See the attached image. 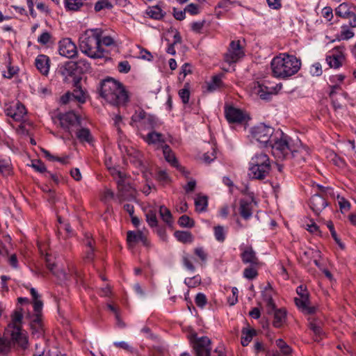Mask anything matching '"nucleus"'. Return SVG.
I'll return each instance as SVG.
<instances>
[{
  "instance_id": "f257e3e1",
  "label": "nucleus",
  "mask_w": 356,
  "mask_h": 356,
  "mask_svg": "<svg viewBox=\"0 0 356 356\" xmlns=\"http://www.w3.org/2000/svg\"><path fill=\"white\" fill-rule=\"evenodd\" d=\"M11 317V322L6 330L5 335L0 337V353H8L10 348L11 341L8 337L11 338L13 343H17L23 349L28 347V337L25 333L21 331V323L23 318L22 309L15 310Z\"/></svg>"
},
{
  "instance_id": "f03ea898",
  "label": "nucleus",
  "mask_w": 356,
  "mask_h": 356,
  "mask_svg": "<svg viewBox=\"0 0 356 356\" xmlns=\"http://www.w3.org/2000/svg\"><path fill=\"white\" fill-rule=\"evenodd\" d=\"M102 31L99 29H88L79 36V46L83 54L91 58L104 56L105 50L101 45Z\"/></svg>"
},
{
  "instance_id": "7ed1b4c3",
  "label": "nucleus",
  "mask_w": 356,
  "mask_h": 356,
  "mask_svg": "<svg viewBox=\"0 0 356 356\" xmlns=\"http://www.w3.org/2000/svg\"><path fill=\"white\" fill-rule=\"evenodd\" d=\"M270 65L275 77L286 79L296 74L300 70L301 61L293 55L283 53L274 57Z\"/></svg>"
},
{
  "instance_id": "20e7f679",
  "label": "nucleus",
  "mask_w": 356,
  "mask_h": 356,
  "mask_svg": "<svg viewBox=\"0 0 356 356\" xmlns=\"http://www.w3.org/2000/svg\"><path fill=\"white\" fill-rule=\"evenodd\" d=\"M100 95L114 106L124 105L128 100V95L123 86L112 78H107L102 82Z\"/></svg>"
},
{
  "instance_id": "39448f33",
  "label": "nucleus",
  "mask_w": 356,
  "mask_h": 356,
  "mask_svg": "<svg viewBox=\"0 0 356 356\" xmlns=\"http://www.w3.org/2000/svg\"><path fill=\"white\" fill-rule=\"evenodd\" d=\"M293 142L282 131L277 130L274 138H272L267 147H270L272 154L275 158L283 160L290 158Z\"/></svg>"
},
{
  "instance_id": "423d86ee",
  "label": "nucleus",
  "mask_w": 356,
  "mask_h": 356,
  "mask_svg": "<svg viewBox=\"0 0 356 356\" xmlns=\"http://www.w3.org/2000/svg\"><path fill=\"white\" fill-rule=\"evenodd\" d=\"M270 163L266 154H256L250 162L248 175L252 179H264L269 174Z\"/></svg>"
},
{
  "instance_id": "0eeeda50",
  "label": "nucleus",
  "mask_w": 356,
  "mask_h": 356,
  "mask_svg": "<svg viewBox=\"0 0 356 356\" xmlns=\"http://www.w3.org/2000/svg\"><path fill=\"white\" fill-rule=\"evenodd\" d=\"M275 132L272 127L261 123L252 128L251 136L258 143L267 147L272 138H274Z\"/></svg>"
},
{
  "instance_id": "6e6552de",
  "label": "nucleus",
  "mask_w": 356,
  "mask_h": 356,
  "mask_svg": "<svg viewBox=\"0 0 356 356\" xmlns=\"http://www.w3.org/2000/svg\"><path fill=\"white\" fill-rule=\"evenodd\" d=\"M60 127L64 129L71 137L73 132L84 122V120L74 112L63 114L59 118Z\"/></svg>"
},
{
  "instance_id": "1a4fd4ad",
  "label": "nucleus",
  "mask_w": 356,
  "mask_h": 356,
  "mask_svg": "<svg viewBox=\"0 0 356 356\" xmlns=\"http://www.w3.org/2000/svg\"><path fill=\"white\" fill-rule=\"evenodd\" d=\"M30 293L33 299L34 312L37 316L36 318L34 320L33 323L31 324V329L33 330L32 333L33 334H37V337H39L42 333V327L38 316L42 309L43 303L40 300V294L38 293L35 289L31 288Z\"/></svg>"
},
{
  "instance_id": "9d476101",
  "label": "nucleus",
  "mask_w": 356,
  "mask_h": 356,
  "mask_svg": "<svg viewBox=\"0 0 356 356\" xmlns=\"http://www.w3.org/2000/svg\"><path fill=\"white\" fill-rule=\"evenodd\" d=\"M117 185V200L119 203L134 202L136 200V191L127 181V179L118 180Z\"/></svg>"
},
{
  "instance_id": "9b49d317",
  "label": "nucleus",
  "mask_w": 356,
  "mask_h": 356,
  "mask_svg": "<svg viewBox=\"0 0 356 356\" xmlns=\"http://www.w3.org/2000/svg\"><path fill=\"white\" fill-rule=\"evenodd\" d=\"M224 112L225 118L229 124H242L248 119L245 111L231 105H226Z\"/></svg>"
},
{
  "instance_id": "f8f14e48",
  "label": "nucleus",
  "mask_w": 356,
  "mask_h": 356,
  "mask_svg": "<svg viewBox=\"0 0 356 356\" xmlns=\"http://www.w3.org/2000/svg\"><path fill=\"white\" fill-rule=\"evenodd\" d=\"M290 158L294 159L299 163L306 162L310 158L309 149L300 140L294 141L293 142Z\"/></svg>"
},
{
  "instance_id": "ddd939ff",
  "label": "nucleus",
  "mask_w": 356,
  "mask_h": 356,
  "mask_svg": "<svg viewBox=\"0 0 356 356\" xmlns=\"http://www.w3.org/2000/svg\"><path fill=\"white\" fill-rule=\"evenodd\" d=\"M6 115L15 121H21L26 114L24 106L19 102L6 104L4 106Z\"/></svg>"
},
{
  "instance_id": "4468645a",
  "label": "nucleus",
  "mask_w": 356,
  "mask_h": 356,
  "mask_svg": "<svg viewBox=\"0 0 356 356\" xmlns=\"http://www.w3.org/2000/svg\"><path fill=\"white\" fill-rule=\"evenodd\" d=\"M244 56V51L239 41H232L227 52L225 55V60L228 63H236Z\"/></svg>"
},
{
  "instance_id": "2eb2a0df",
  "label": "nucleus",
  "mask_w": 356,
  "mask_h": 356,
  "mask_svg": "<svg viewBox=\"0 0 356 356\" xmlns=\"http://www.w3.org/2000/svg\"><path fill=\"white\" fill-rule=\"evenodd\" d=\"M193 343L196 356H210L211 350V340L207 337L195 338Z\"/></svg>"
},
{
  "instance_id": "dca6fc26",
  "label": "nucleus",
  "mask_w": 356,
  "mask_h": 356,
  "mask_svg": "<svg viewBox=\"0 0 356 356\" xmlns=\"http://www.w3.org/2000/svg\"><path fill=\"white\" fill-rule=\"evenodd\" d=\"M59 54L69 58L74 57L77 54L76 44L70 38H64L59 42Z\"/></svg>"
},
{
  "instance_id": "f3484780",
  "label": "nucleus",
  "mask_w": 356,
  "mask_h": 356,
  "mask_svg": "<svg viewBox=\"0 0 356 356\" xmlns=\"http://www.w3.org/2000/svg\"><path fill=\"white\" fill-rule=\"evenodd\" d=\"M344 56L341 48L337 47L330 51L326 56V61L330 67L338 68L343 61Z\"/></svg>"
},
{
  "instance_id": "a211bd4d",
  "label": "nucleus",
  "mask_w": 356,
  "mask_h": 356,
  "mask_svg": "<svg viewBox=\"0 0 356 356\" xmlns=\"http://www.w3.org/2000/svg\"><path fill=\"white\" fill-rule=\"evenodd\" d=\"M73 133L81 143L92 144L94 141V137L90 130L85 126V121Z\"/></svg>"
},
{
  "instance_id": "6ab92c4d",
  "label": "nucleus",
  "mask_w": 356,
  "mask_h": 356,
  "mask_svg": "<svg viewBox=\"0 0 356 356\" xmlns=\"http://www.w3.org/2000/svg\"><path fill=\"white\" fill-rule=\"evenodd\" d=\"M255 204L252 197H248L241 200L240 214L244 219L247 220L252 216V210Z\"/></svg>"
},
{
  "instance_id": "aec40b11",
  "label": "nucleus",
  "mask_w": 356,
  "mask_h": 356,
  "mask_svg": "<svg viewBox=\"0 0 356 356\" xmlns=\"http://www.w3.org/2000/svg\"><path fill=\"white\" fill-rule=\"evenodd\" d=\"M44 260L48 269L60 281L65 282L68 280V275L63 270H55L56 265L53 261V257L49 253L44 254Z\"/></svg>"
},
{
  "instance_id": "412c9836",
  "label": "nucleus",
  "mask_w": 356,
  "mask_h": 356,
  "mask_svg": "<svg viewBox=\"0 0 356 356\" xmlns=\"http://www.w3.org/2000/svg\"><path fill=\"white\" fill-rule=\"evenodd\" d=\"M252 91L262 99H268L273 92V88H268L259 82L252 83Z\"/></svg>"
},
{
  "instance_id": "4be33fe9",
  "label": "nucleus",
  "mask_w": 356,
  "mask_h": 356,
  "mask_svg": "<svg viewBox=\"0 0 356 356\" xmlns=\"http://www.w3.org/2000/svg\"><path fill=\"white\" fill-rule=\"evenodd\" d=\"M242 252L241 257L244 264H250V266H257L259 260L256 256L255 252L251 247H245L241 249Z\"/></svg>"
},
{
  "instance_id": "5701e85b",
  "label": "nucleus",
  "mask_w": 356,
  "mask_h": 356,
  "mask_svg": "<svg viewBox=\"0 0 356 356\" xmlns=\"http://www.w3.org/2000/svg\"><path fill=\"white\" fill-rule=\"evenodd\" d=\"M327 205V201L319 195H314L310 200V208L316 215H318Z\"/></svg>"
},
{
  "instance_id": "b1692460",
  "label": "nucleus",
  "mask_w": 356,
  "mask_h": 356,
  "mask_svg": "<svg viewBox=\"0 0 356 356\" xmlns=\"http://www.w3.org/2000/svg\"><path fill=\"white\" fill-rule=\"evenodd\" d=\"M149 145H153L157 147H163L165 145L164 136L156 131H151L147 136L143 137Z\"/></svg>"
},
{
  "instance_id": "393cba45",
  "label": "nucleus",
  "mask_w": 356,
  "mask_h": 356,
  "mask_svg": "<svg viewBox=\"0 0 356 356\" xmlns=\"http://www.w3.org/2000/svg\"><path fill=\"white\" fill-rule=\"evenodd\" d=\"M119 147L121 149L122 152H124L127 154V159H129L130 162L137 165H140L142 164L141 161V153L138 152V150L131 147L129 148L128 147L124 146V149H122V145L119 144Z\"/></svg>"
},
{
  "instance_id": "a878e982",
  "label": "nucleus",
  "mask_w": 356,
  "mask_h": 356,
  "mask_svg": "<svg viewBox=\"0 0 356 356\" xmlns=\"http://www.w3.org/2000/svg\"><path fill=\"white\" fill-rule=\"evenodd\" d=\"M119 147L121 149L122 152H124L127 154V159H129L130 162L137 165H140L142 164L141 161V153L138 152V150L131 147L129 148L128 147L124 146V149H122V145L119 144Z\"/></svg>"
},
{
  "instance_id": "bb28decb",
  "label": "nucleus",
  "mask_w": 356,
  "mask_h": 356,
  "mask_svg": "<svg viewBox=\"0 0 356 356\" xmlns=\"http://www.w3.org/2000/svg\"><path fill=\"white\" fill-rule=\"evenodd\" d=\"M119 147L121 149L122 152H124L127 154V159H129L130 162L137 165H140L142 164L141 161V153L138 152V150L131 147L129 148L128 147L124 146V149H122V145L119 144Z\"/></svg>"
},
{
  "instance_id": "cd10ccee",
  "label": "nucleus",
  "mask_w": 356,
  "mask_h": 356,
  "mask_svg": "<svg viewBox=\"0 0 356 356\" xmlns=\"http://www.w3.org/2000/svg\"><path fill=\"white\" fill-rule=\"evenodd\" d=\"M49 62L50 60L47 56L40 54L36 57L35 65L41 74L47 75L49 71Z\"/></svg>"
},
{
  "instance_id": "c85d7f7f",
  "label": "nucleus",
  "mask_w": 356,
  "mask_h": 356,
  "mask_svg": "<svg viewBox=\"0 0 356 356\" xmlns=\"http://www.w3.org/2000/svg\"><path fill=\"white\" fill-rule=\"evenodd\" d=\"M294 301L297 307L302 309V312L308 314L314 312V308L309 305L310 302L309 300V296L296 297L295 298Z\"/></svg>"
},
{
  "instance_id": "c756f323",
  "label": "nucleus",
  "mask_w": 356,
  "mask_h": 356,
  "mask_svg": "<svg viewBox=\"0 0 356 356\" xmlns=\"http://www.w3.org/2000/svg\"><path fill=\"white\" fill-rule=\"evenodd\" d=\"M270 314H273V326L277 328L282 327L286 322V312L282 309H275Z\"/></svg>"
},
{
  "instance_id": "7c9ffc66",
  "label": "nucleus",
  "mask_w": 356,
  "mask_h": 356,
  "mask_svg": "<svg viewBox=\"0 0 356 356\" xmlns=\"http://www.w3.org/2000/svg\"><path fill=\"white\" fill-rule=\"evenodd\" d=\"M127 243L129 245H131V243H136L139 241L143 242L145 245L147 244V240L145 236V235L143 234L142 232L138 231V232H133L129 231L127 232Z\"/></svg>"
},
{
  "instance_id": "2f4dec72",
  "label": "nucleus",
  "mask_w": 356,
  "mask_h": 356,
  "mask_svg": "<svg viewBox=\"0 0 356 356\" xmlns=\"http://www.w3.org/2000/svg\"><path fill=\"white\" fill-rule=\"evenodd\" d=\"M273 291L271 289H266L262 292L263 300L266 304L267 312L268 314L273 312L275 308V305L273 300Z\"/></svg>"
},
{
  "instance_id": "473e14b6",
  "label": "nucleus",
  "mask_w": 356,
  "mask_h": 356,
  "mask_svg": "<svg viewBox=\"0 0 356 356\" xmlns=\"http://www.w3.org/2000/svg\"><path fill=\"white\" fill-rule=\"evenodd\" d=\"M163 154L164 158L167 162H168L171 165L175 168L179 167L178 161L172 152V149L167 145H165L163 147Z\"/></svg>"
},
{
  "instance_id": "72a5a7b5",
  "label": "nucleus",
  "mask_w": 356,
  "mask_h": 356,
  "mask_svg": "<svg viewBox=\"0 0 356 356\" xmlns=\"http://www.w3.org/2000/svg\"><path fill=\"white\" fill-rule=\"evenodd\" d=\"M0 173L4 177L13 174V165L10 159L0 158Z\"/></svg>"
},
{
  "instance_id": "f704fd0d",
  "label": "nucleus",
  "mask_w": 356,
  "mask_h": 356,
  "mask_svg": "<svg viewBox=\"0 0 356 356\" xmlns=\"http://www.w3.org/2000/svg\"><path fill=\"white\" fill-rule=\"evenodd\" d=\"M353 13L352 8L346 3H342L335 8V14L343 18H348Z\"/></svg>"
},
{
  "instance_id": "c9c22d12",
  "label": "nucleus",
  "mask_w": 356,
  "mask_h": 356,
  "mask_svg": "<svg viewBox=\"0 0 356 356\" xmlns=\"http://www.w3.org/2000/svg\"><path fill=\"white\" fill-rule=\"evenodd\" d=\"M79 81H76L74 84V89L71 94L72 95V97L74 100H76L77 102L80 103H83L86 101V92L81 89V86L79 85Z\"/></svg>"
},
{
  "instance_id": "e433bc0d",
  "label": "nucleus",
  "mask_w": 356,
  "mask_h": 356,
  "mask_svg": "<svg viewBox=\"0 0 356 356\" xmlns=\"http://www.w3.org/2000/svg\"><path fill=\"white\" fill-rule=\"evenodd\" d=\"M222 83L220 76H215L207 83V91L213 92L222 87Z\"/></svg>"
},
{
  "instance_id": "4c0bfd02",
  "label": "nucleus",
  "mask_w": 356,
  "mask_h": 356,
  "mask_svg": "<svg viewBox=\"0 0 356 356\" xmlns=\"http://www.w3.org/2000/svg\"><path fill=\"white\" fill-rule=\"evenodd\" d=\"M147 113L142 110L137 111L131 117V124L139 123L140 126L145 125V118Z\"/></svg>"
},
{
  "instance_id": "58836bf2",
  "label": "nucleus",
  "mask_w": 356,
  "mask_h": 356,
  "mask_svg": "<svg viewBox=\"0 0 356 356\" xmlns=\"http://www.w3.org/2000/svg\"><path fill=\"white\" fill-rule=\"evenodd\" d=\"M76 70V63L73 61L67 62L63 67L61 72L65 76H72Z\"/></svg>"
},
{
  "instance_id": "ea45409f",
  "label": "nucleus",
  "mask_w": 356,
  "mask_h": 356,
  "mask_svg": "<svg viewBox=\"0 0 356 356\" xmlns=\"http://www.w3.org/2000/svg\"><path fill=\"white\" fill-rule=\"evenodd\" d=\"M159 214L161 219L168 225H171L172 222V217L170 211L165 206L159 207Z\"/></svg>"
},
{
  "instance_id": "a19ab883",
  "label": "nucleus",
  "mask_w": 356,
  "mask_h": 356,
  "mask_svg": "<svg viewBox=\"0 0 356 356\" xmlns=\"http://www.w3.org/2000/svg\"><path fill=\"white\" fill-rule=\"evenodd\" d=\"M214 236L216 241L218 242H223L226 238L227 232L224 227L218 225L213 228Z\"/></svg>"
},
{
  "instance_id": "79ce46f5",
  "label": "nucleus",
  "mask_w": 356,
  "mask_h": 356,
  "mask_svg": "<svg viewBox=\"0 0 356 356\" xmlns=\"http://www.w3.org/2000/svg\"><path fill=\"white\" fill-rule=\"evenodd\" d=\"M147 14L154 19H160L163 16V11L159 6L149 7L147 10Z\"/></svg>"
},
{
  "instance_id": "37998d69",
  "label": "nucleus",
  "mask_w": 356,
  "mask_h": 356,
  "mask_svg": "<svg viewBox=\"0 0 356 356\" xmlns=\"http://www.w3.org/2000/svg\"><path fill=\"white\" fill-rule=\"evenodd\" d=\"M65 7L69 10H77L83 5L81 0H65Z\"/></svg>"
},
{
  "instance_id": "c03bdc74",
  "label": "nucleus",
  "mask_w": 356,
  "mask_h": 356,
  "mask_svg": "<svg viewBox=\"0 0 356 356\" xmlns=\"http://www.w3.org/2000/svg\"><path fill=\"white\" fill-rule=\"evenodd\" d=\"M182 263L186 270H188L192 273H195V267L193 264V259L191 257H190L187 254H184L182 256Z\"/></svg>"
},
{
  "instance_id": "a18cd8bd",
  "label": "nucleus",
  "mask_w": 356,
  "mask_h": 356,
  "mask_svg": "<svg viewBox=\"0 0 356 356\" xmlns=\"http://www.w3.org/2000/svg\"><path fill=\"white\" fill-rule=\"evenodd\" d=\"M195 204L197 210L203 211L207 207V197L203 195H198L195 200Z\"/></svg>"
},
{
  "instance_id": "49530a36",
  "label": "nucleus",
  "mask_w": 356,
  "mask_h": 356,
  "mask_svg": "<svg viewBox=\"0 0 356 356\" xmlns=\"http://www.w3.org/2000/svg\"><path fill=\"white\" fill-rule=\"evenodd\" d=\"M175 236L179 241L182 243H188L192 241V236L188 232L177 231Z\"/></svg>"
},
{
  "instance_id": "de8ad7c7",
  "label": "nucleus",
  "mask_w": 356,
  "mask_h": 356,
  "mask_svg": "<svg viewBox=\"0 0 356 356\" xmlns=\"http://www.w3.org/2000/svg\"><path fill=\"white\" fill-rule=\"evenodd\" d=\"M52 35L51 34L47 31H44L42 33L38 36L37 41L39 44L45 45L51 42Z\"/></svg>"
},
{
  "instance_id": "09e8293b",
  "label": "nucleus",
  "mask_w": 356,
  "mask_h": 356,
  "mask_svg": "<svg viewBox=\"0 0 356 356\" xmlns=\"http://www.w3.org/2000/svg\"><path fill=\"white\" fill-rule=\"evenodd\" d=\"M146 220L149 226L152 227H156L158 220L156 216L155 211L149 210L146 213Z\"/></svg>"
},
{
  "instance_id": "8fccbe9b",
  "label": "nucleus",
  "mask_w": 356,
  "mask_h": 356,
  "mask_svg": "<svg viewBox=\"0 0 356 356\" xmlns=\"http://www.w3.org/2000/svg\"><path fill=\"white\" fill-rule=\"evenodd\" d=\"M179 96L184 104H187L190 98L189 85L188 83L184 85V88L179 91Z\"/></svg>"
},
{
  "instance_id": "3c124183",
  "label": "nucleus",
  "mask_w": 356,
  "mask_h": 356,
  "mask_svg": "<svg viewBox=\"0 0 356 356\" xmlns=\"http://www.w3.org/2000/svg\"><path fill=\"white\" fill-rule=\"evenodd\" d=\"M113 126L116 129L119 136L120 138H122L123 134H122V131L121 129V126L124 124V123L122 122V116L120 115H115L113 118Z\"/></svg>"
},
{
  "instance_id": "603ef678",
  "label": "nucleus",
  "mask_w": 356,
  "mask_h": 356,
  "mask_svg": "<svg viewBox=\"0 0 356 356\" xmlns=\"http://www.w3.org/2000/svg\"><path fill=\"white\" fill-rule=\"evenodd\" d=\"M159 125V122L155 117L147 115L145 118V125H143L146 128H156Z\"/></svg>"
},
{
  "instance_id": "864d4df0",
  "label": "nucleus",
  "mask_w": 356,
  "mask_h": 356,
  "mask_svg": "<svg viewBox=\"0 0 356 356\" xmlns=\"http://www.w3.org/2000/svg\"><path fill=\"white\" fill-rule=\"evenodd\" d=\"M257 266H250L248 268H245L243 271V276L249 280H252L257 276Z\"/></svg>"
},
{
  "instance_id": "5fc2aeb1",
  "label": "nucleus",
  "mask_w": 356,
  "mask_h": 356,
  "mask_svg": "<svg viewBox=\"0 0 356 356\" xmlns=\"http://www.w3.org/2000/svg\"><path fill=\"white\" fill-rule=\"evenodd\" d=\"M86 245L88 246V250L86 251V259L88 261H92L94 259V248H92V240L87 236L86 238Z\"/></svg>"
},
{
  "instance_id": "6e6d98bb",
  "label": "nucleus",
  "mask_w": 356,
  "mask_h": 356,
  "mask_svg": "<svg viewBox=\"0 0 356 356\" xmlns=\"http://www.w3.org/2000/svg\"><path fill=\"white\" fill-rule=\"evenodd\" d=\"M194 253L199 258L201 263H205L207 261L208 254L202 247L195 248Z\"/></svg>"
},
{
  "instance_id": "4d7b16f0",
  "label": "nucleus",
  "mask_w": 356,
  "mask_h": 356,
  "mask_svg": "<svg viewBox=\"0 0 356 356\" xmlns=\"http://www.w3.org/2000/svg\"><path fill=\"white\" fill-rule=\"evenodd\" d=\"M254 331L253 330H246L243 332V335L241 337V343L243 346H246L252 340Z\"/></svg>"
},
{
  "instance_id": "13d9d810",
  "label": "nucleus",
  "mask_w": 356,
  "mask_h": 356,
  "mask_svg": "<svg viewBox=\"0 0 356 356\" xmlns=\"http://www.w3.org/2000/svg\"><path fill=\"white\" fill-rule=\"evenodd\" d=\"M200 282L201 278L199 275H196L193 277H188L184 280L185 284H186L188 287H195L199 285Z\"/></svg>"
},
{
  "instance_id": "bf43d9fd",
  "label": "nucleus",
  "mask_w": 356,
  "mask_h": 356,
  "mask_svg": "<svg viewBox=\"0 0 356 356\" xmlns=\"http://www.w3.org/2000/svg\"><path fill=\"white\" fill-rule=\"evenodd\" d=\"M178 223L181 227H191L193 226V221L188 216H181L179 220Z\"/></svg>"
},
{
  "instance_id": "052dcab7",
  "label": "nucleus",
  "mask_w": 356,
  "mask_h": 356,
  "mask_svg": "<svg viewBox=\"0 0 356 356\" xmlns=\"http://www.w3.org/2000/svg\"><path fill=\"white\" fill-rule=\"evenodd\" d=\"M338 203L342 213L348 211L350 208V203L344 197L338 196Z\"/></svg>"
},
{
  "instance_id": "680f3d73",
  "label": "nucleus",
  "mask_w": 356,
  "mask_h": 356,
  "mask_svg": "<svg viewBox=\"0 0 356 356\" xmlns=\"http://www.w3.org/2000/svg\"><path fill=\"white\" fill-rule=\"evenodd\" d=\"M195 302L197 307L203 308L207 302L206 296L202 293H197L195 299Z\"/></svg>"
},
{
  "instance_id": "e2e57ef3",
  "label": "nucleus",
  "mask_w": 356,
  "mask_h": 356,
  "mask_svg": "<svg viewBox=\"0 0 356 356\" xmlns=\"http://www.w3.org/2000/svg\"><path fill=\"white\" fill-rule=\"evenodd\" d=\"M108 168L110 170L111 175L116 179V181L120 179H126L124 173L118 170L117 168L111 167H108Z\"/></svg>"
},
{
  "instance_id": "0e129e2a",
  "label": "nucleus",
  "mask_w": 356,
  "mask_h": 356,
  "mask_svg": "<svg viewBox=\"0 0 356 356\" xmlns=\"http://www.w3.org/2000/svg\"><path fill=\"white\" fill-rule=\"evenodd\" d=\"M200 6L195 3H190L185 8V11L192 15H197L200 13Z\"/></svg>"
},
{
  "instance_id": "69168bd1",
  "label": "nucleus",
  "mask_w": 356,
  "mask_h": 356,
  "mask_svg": "<svg viewBox=\"0 0 356 356\" xmlns=\"http://www.w3.org/2000/svg\"><path fill=\"white\" fill-rule=\"evenodd\" d=\"M341 35L343 39L348 40L352 38L354 36V32L349 29L348 26H342L341 27Z\"/></svg>"
},
{
  "instance_id": "338daca9",
  "label": "nucleus",
  "mask_w": 356,
  "mask_h": 356,
  "mask_svg": "<svg viewBox=\"0 0 356 356\" xmlns=\"http://www.w3.org/2000/svg\"><path fill=\"white\" fill-rule=\"evenodd\" d=\"M310 73L313 76H320L322 74V67L319 63H315L310 67Z\"/></svg>"
},
{
  "instance_id": "774afa93",
  "label": "nucleus",
  "mask_w": 356,
  "mask_h": 356,
  "mask_svg": "<svg viewBox=\"0 0 356 356\" xmlns=\"http://www.w3.org/2000/svg\"><path fill=\"white\" fill-rule=\"evenodd\" d=\"M112 6H111V3H109L108 1H106V0H103V1H97L95 5V10L96 11H100L101 10L104 9V8H111Z\"/></svg>"
}]
</instances>
